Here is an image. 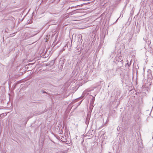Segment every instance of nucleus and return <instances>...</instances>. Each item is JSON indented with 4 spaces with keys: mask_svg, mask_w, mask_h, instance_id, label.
Wrapping results in <instances>:
<instances>
[{
    "mask_svg": "<svg viewBox=\"0 0 153 153\" xmlns=\"http://www.w3.org/2000/svg\"><path fill=\"white\" fill-rule=\"evenodd\" d=\"M111 53H112V54H114V52H111Z\"/></svg>",
    "mask_w": 153,
    "mask_h": 153,
    "instance_id": "f8f14e48",
    "label": "nucleus"
},
{
    "mask_svg": "<svg viewBox=\"0 0 153 153\" xmlns=\"http://www.w3.org/2000/svg\"><path fill=\"white\" fill-rule=\"evenodd\" d=\"M93 89L91 90V91L93 90Z\"/></svg>",
    "mask_w": 153,
    "mask_h": 153,
    "instance_id": "f3484780",
    "label": "nucleus"
},
{
    "mask_svg": "<svg viewBox=\"0 0 153 153\" xmlns=\"http://www.w3.org/2000/svg\"><path fill=\"white\" fill-rule=\"evenodd\" d=\"M127 65H128V66H129L130 65H131L130 64H129L128 63H127Z\"/></svg>",
    "mask_w": 153,
    "mask_h": 153,
    "instance_id": "1a4fd4ad",
    "label": "nucleus"
},
{
    "mask_svg": "<svg viewBox=\"0 0 153 153\" xmlns=\"http://www.w3.org/2000/svg\"><path fill=\"white\" fill-rule=\"evenodd\" d=\"M147 78L149 79H150L152 77V76L151 73L150 72H148L147 74Z\"/></svg>",
    "mask_w": 153,
    "mask_h": 153,
    "instance_id": "7ed1b4c3",
    "label": "nucleus"
},
{
    "mask_svg": "<svg viewBox=\"0 0 153 153\" xmlns=\"http://www.w3.org/2000/svg\"><path fill=\"white\" fill-rule=\"evenodd\" d=\"M92 111V110H91ZM91 111H89L88 112L87 117H86V123L87 124H88L89 123V121L90 120L91 115Z\"/></svg>",
    "mask_w": 153,
    "mask_h": 153,
    "instance_id": "f03ea898",
    "label": "nucleus"
},
{
    "mask_svg": "<svg viewBox=\"0 0 153 153\" xmlns=\"http://www.w3.org/2000/svg\"><path fill=\"white\" fill-rule=\"evenodd\" d=\"M131 38H130V39H129V40H128V41H129V42H130V41H131Z\"/></svg>",
    "mask_w": 153,
    "mask_h": 153,
    "instance_id": "9b49d317",
    "label": "nucleus"
},
{
    "mask_svg": "<svg viewBox=\"0 0 153 153\" xmlns=\"http://www.w3.org/2000/svg\"><path fill=\"white\" fill-rule=\"evenodd\" d=\"M130 36H131V35H130ZM131 37H132V36H131Z\"/></svg>",
    "mask_w": 153,
    "mask_h": 153,
    "instance_id": "dca6fc26",
    "label": "nucleus"
},
{
    "mask_svg": "<svg viewBox=\"0 0 153 153\" xmlns=\"http://www.w3.org/2000/svg\"><path fill=\"white\" fill-rule=\"evenodd\" d=\"M96 96V94H95L94 96L93 97L92 95H91V96L92 97V99L91 101V104H93L95 100V97Z\"/></svg>",
    "mask_w": 153,
    "mask_h": 153,
    "instance_id": "20e7f679",
    "label": "nucleus"
},
{
    "mask_svg": "<svg viewBox=\"0 0 153 153\" xmlns=\"http://www.w3.org/2000/svg\"><path fill=\"white\" fill-rule=\"evenodd\" d=\"M82 100H81V101L80 102H79V104H80V103H81V102H82Z\"/></svg>",
    "mask_w": 153,
    "mask_h": 153,
    "instance_id": "4468645a",
    "label": "nucleus"
},
{
    "mask_svg": "<svg viewBox=\"0 0 153 153\" xmlns=\"http://www.w3.org/2000/svg\"><path fill=\"white\" fill-rule=\"evenodd\" d=\"M78 36H79V38H81V39H82V36L81 35H79Z\"/></svg>",
    "mask_w": 153,
    "mask_h": 153,
    "instance_id": "6e6552de",
    "label": "nucleus"
},
{
    "mask_svg": "<svg viewBox=\"0 0 153 153\" xmlns=\"http://www.w3.org/2000/svg\"><path fill=\"white\" fill-rule=\"evenodd\" d=\"M42 144H43V142L42 143Z\"/></svg>",
    "mask_w": 153,
    "mask_h": 153,
    "instance_id": "a211bd4d",
    "label": "nucleus"
},
{
    "mask_svg": "<svg viewBox=\"0 0 153 153\" xmlns=\"http://www.w3.org/2000/svg\"><path fill=\"white\" fill-rule=\"evenodd\" d=\"M106 123H105V124H104V126H105V125Z\"/></svg>",
    "mask_w": 153,
    "mask_h": 153,
    "instance_id": "2eb2a0df",
    "label": "nucleus"
},
{
    "mask_svg": "<svg viewBox=\"0 0 153 153\" xmlns=\"http://www.w3.org/2000/svg\"><path fill=\"white\" fill-rule=\"evenodd\" d=\"M116 70L114 69L110 70L108 71L109 75L111 76H114L116 75Z\"/></svg>",
    "mask_w": 153,
    "mask_h": 153,
    "instance_id": "f257e3e1",
    "label": "nucleus"
},
{
    "mask_svg": "<svg viewBox=\"0 0 153 153\" xmlns=\"http://www.w3.org/2000/svg\"><path fill=\"white\" fill-rule=\"evenodd\" d=\"M52 62H53V64H54V61H52Z\"/></svg>",
    "mask_w": 153,
    "mask_h": 153,
    "instance_id": "ddd939ff",
    "label": "nucleus"
},
{
    "mask_svg": "<svg viewBox=\"0 0 153 153\" xmlns=\"http://www.w3.org/2000/svg\"><path fill=\"white\" fill-rule=\"evenodd\" d=\"M4 116V113L1 114L0 115V117H1V118H2Z\"/></svg>",
    "mask_w": 153,
    "mask_h": 153,
    "instance_id": "423d86ee",
    "label": "nucleus"
},
{
    "mask_svg": "<svg viewBox=\"0 0 153 153\" xmlns=\"http://www.w3.org/2000/svg\"><path fill=\"white\" fill-rule=\"evenodd\" d=\"M83 97H82V96H81L80 97H79L78 98L76 99V101H77L79 100V99H82L83 98Z\"/></svg>",
    "mask_w": 153,
    "mask_h": 153,
    "instance_id": "39448f33",
    "label": "nucleus"
},
{
    "mask_svg": "<svg viewBox=\"0 0 153 153\" xmlns=\"http://www.w3.org/2000/svg\"><path fill=\"white\" fill-rule=\"evenodd\" d=\"M42 92V93L44 94V93H47V92L45 91H44V90H42L41 91Z\"/></svg>",
    "mask_w": 153,
    "mask_h": 153,
    "instance_id": "0eeeda50",
    "label": "nucleus"
},
{
    "mask_svg": "<svg viewBox=\"0 0 153 153\" xmlns=\"http://www.w3.org/2000/svg\"><path fill=\"white\" fill-rule=\"evenodd\" d=\"M73 12H71V13H70V14H71V15H72V13Z\"/></svg>",
    "mask_w": 153,
    "mask_h": 153,
    "instance_id": "9d476101",
    "label": "nucleus"
}]
</instances>
